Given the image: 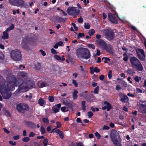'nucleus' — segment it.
Wrapping results in <instances>:
<instances>
[{
	"mask_svg": "<svg viewBox=\"0 0 146 146\" xmlns=\"http://www.w3.org/2000/svg\"><path fill=\"white\" fill-rule=\"evenodd\" d=\"M43 121L46 123H48V120L47 118H44L42 119Z\"/></svg>",
	"mask_w": 146,
	"mask_h": 146,
	"instance_id": "a19ab883",
	"label": "nucleus"
},
{
	"mask_svg": "<svg viewBox=\"0 0 146 146\" xmlns=\"http://www.w3.org/2000/svg\"><path fill=\"white\" fill-rule=\"evenodd\" d=\"M102 32L105 34V37L109 40H112L114 37L113 31L111 29L103 30Z\"/></svg>",
	"mask_w": 146,
	"mask_h": 146,
	"instance_id": "423d86ee",
	"label": "nucleus"
},
{
	"mask_svg": "<svg viewBox=\"0 0 146 146\" xmlns=\"http://www.w3.org/2000/svg\"><path fill=\"white\" fill-rule=\"evenodd\" d=\"M138 111L141 113L146 114V105L140 104L139 106Z\"/></svg>",
	"mask_w": 146,
	"mask_h": 146,
	"instance_id": "ddd939ff",
	"label": "nucleus"
},
{
	"mask_svg": "<svg viewBox=\"0 0 146 146\" xmlns=\"http://www.w3.org/2000/svg\"><path fill=\"white\" fill-rule=\"evenodd\" d=\"M61 110L62 111L65 112L67 111L68 109H66V107H62L61 108Z\"/></svg>",
	"mask_w": 146,
	"mask_h": 146,
	"instance_id": "473e14b6",
	"label": "nucleus"
},
{
	"mask_svg": "<svg viewBox=\"0 0 146 146\" xmlns=\"http://www.w3.org/2000/svg\"><path fill=\"white\" fill-rule=\"evenodd\" d=\"M8 32L6 31H5L3 32V35L2 36V38L3 39H7L9 38V35L7 33Z\"/></svg>",
	"mask_w": 146,
	"mask_h": 146,
	"instance_id": "a211bd4d",
	"label": "nucleus"
},
{
	"mask_svg": "<svg viewBox=\"0 0 146 146\" xmlns=\"http://www.w3.org/2000/svg\"><path fill=\"white\" fill-rule=\"evenodd\" d=\"M87 46L88 48L92 49H94L95 48L94 45V44H88L87 45Z\"/></svg>",
	"mask_w": 146,
	"mask_h": 146,
	"instance_id": "c756f323",
	"label": "nucleus"
},
{
	"mask_svg": "<svg viewBox=\"0 0 146 146\" xmlns=\"http://www.w3.org/2000/svg\"><path fill=\"white\" fill-rule=\"evenodd\" d=\"M21 76L23 77H25L27 76V73L22 72L20 74Z\"/></svg>",
	"mask_w": 146,
	"mask_h": 146,
	"instance_id": "e433bc0d",
	"label": "nucleus"
},
{
	"mask_svg": "<svg viewBox=\"0 0 146 146\" xmlns=\"http://www.w3.org/2000/svg\"><path fill=\"white\" fill-rule=\"evenodd\" d=\"M57 44H58V46H63L64 44H63V43L62 41H60L56 43Z\"/></svg>",
	"mask_w": 146,
	"mask_h": 146,
	"instance_id": "603ef678",
	"label": "nucleus"
},
{
	"mask_svg": "<svg viewBox=\"0 0 146 146\" xmlns=\"http://www.w3.org/2000/svg\"><path fill=\"white\" fill-rule=\"evenodd\" d=\"M121 101L123 102H126L128 101V97L126 95H123V97L121 99Z\"/></svg>",
	"mask_w": 146,
	"mask_h": 146,
	"instance_id": "aec40b11",
	"label": "nucleus"
},
{
	"mask_svg": "<svg viewBox=\"0 0 146 146\" xmlns=\"http://www.w3.org/2000/svg\"><path fill=\"white\" fill-rule=\"evenodd\" d=\"M85 103L86 102L85 101H83L82 102V109L84 111L86 110Z\"/></svg>",
	"mask_w": 146,
	"mask_h": 146,
	"instance_id": "393cba45",
	"label": "nucleus"
},
{
	"mask_svg": "<svg viewBox=\"0 0 146 146\" xmlns=\"http://www.w3.org/2000/svg\"><path fill=\"white\" fill-rule=\"evenodd\" d=\"M28 106L25 104H20L17 106V109L20 112H21L23 110H27L28 109Z\"/></svg>",
	"mask_w": 146,
	"mask_h": 146,
	"instance_id": "9d476101",
	"label": "nucleus"
},
{
	"mask_svg": "<svg viewBox=\"0 0 146 146\" xmlns=\"http://www.w3.org/2000/svg\"><path fill=\"white\" fill-rule=\"evenodd\" d=\"M110 59H109L108 58L106 57L105 58V60L104 61V62L105 63H108V62H110Z\"/></svg>",
	"mask_w": 146,
	"mask_h": 146,
	"instance_id": "8fccbe9b",
	"label": "nucleus"
},
{
	"mask_svg": "<svg viewBox=\"0 0 146 146\" xmlns=\"http://www.w3.org/2000/svg\"><path fill=\"white\" fill-rule=\"evenodd\" d=\"M97 42L99 47L103 49H106L107 46V44L104 40L99 39L97 41Z\"/></svg>",
	"mask_w": 146,
	"mask_h": 146,
	"instance_id": "9b49d317",
	"label": "nucleus"
},
{
	"mask_svg": "<svg viewBox=\"0 0 146 146\" xmlns=\"http://www.w3.org/2000/svg\"><path fill=\"white\" fill-rule=\"evenodd\" d=\"M57 21L59 23L61 22L62 21H64L65 20L64 19L61 18H59L57 19Z\"/></svg>",
	"mask_w": 146,
	"mask_h": 146,
	"instance_id": "3c124183",
	"label": "nucleus"
},
{
	"mask_svg": "<svg viewBox=\"0 0 146 146\" xmlns=\"http://www.w3.org/2000/svg\"><path fill=\"white\" fill-rule=\"evenodd\" d=\"M14 27V25L13 24H12L11 25V26L9 28H7L6 31H7L8 32L10 31H11L12 29H13Z\"/></svg>",
	"mask_w": 146,
	"mask_h": 146,
	"instance_id": "bb28decb",
	"label": "nucleus"
},
{
	"mask_svg": "<svg viewBox=\"0 0 146 146\" xmlns=\"http://www.w3.org/2000/svg\"><path fill=\"white\" fill-rule=\"evenodd\" d=\"M112 76V71L111 70H110L109 71V73L108 74V77L110 79Z\"/></svg>",
	"mask_w": 146,
	"mask_h": 146,
	"instance_id": "72a5a7b5",
	"label": "nucleus"
},
{
	"mask_svg": "<svg viewBox=\"0 0 146 146\" xmlns=\"http://www.w3.org/2000/svg\"><path fill=\"white\" fill-rule=\"evenodd\" d=\"M67 12L69 15L73 16V17H75L79 14V11L75 7H69L67 9Z\"/></svg>",
	"mask_w": 146,
	"mask_h": 146,
	"instance_id": "6e6552de",
	"label": "nucleus"
},
{
	"mask_svg": "<svg viewBox=\"0 0 146 146\" xmlns=\"http://www.w3.org/2000/svg\"><path fill=\"white\" fill-rule=\"evenodd\" d=\"M48 142V139H44L43 143L44 146H47Z\"/></svg>",
	"mask_w": 146,
	"mask_h": 146,
	"instance_id": "58836bf2",
	"label": "nucleus"
},
{
	"mask_svg": "<svg viewBox=\"0 0 146 146\" xmlns=\"http://www.w3.org/2000/svg\"><path fill=\"white\" fill-rule=\"evenodd\" d=\"M93 115V113L91 111H89L88 113V115L89 118H91Z\"/></svg>",
	"mask_w": 146,
	"mask_h": 146,
	"instance_id": "ea45409f",
	"label": "nucleus"
},
{
	"mask_svg": "<svg viewBox=\"0 0 146 146\" xmlns=\"http://www.w3.org/2000/svg\"><path fill=\"white\" fill-rule=\"evenodd\" d=\"M137 92L138 94L141 93L142 92V90L139 88H136Z\"/></svg>",
	"mask_w": 146,
	"mask_h": 146,
	"instance_id": "5fc2aeb1",
	"label": "nucleus"
},
{
	"mask_svg": "<svg viewBox=\"0 0 146 146\" xmlns=\"http://www.w3.org/2000/svg\"><path fill=\"white\" fill-rule=\"evenodd\" d=\"M38 103L40 106H42L44 104V101L43 99L40 98L38 100Z\"/></svg>",
	"mask_w": 146,
	"mask_h": 146,
	"instance_id": "5701e85b",
	"label": "nucleus"
},
{
	"mask_svg": "<svg viewBox=\"0 0 146 146\" xmlns=\"http://www.w3.org/2000/svg\"><path fill=\"white\" fill-rule=\"evenodd\" d=\"M127 73L131 75H133L135 73L134 70L131 69H129L127 71Z\"/></svg>",
	"mask_w": 146,
	"mask_h": 146,
	"instance_id": "b1692460",
	"label": "nucleus"
},
{
	"mask_svg": "<svg viewBox=\"0 0 146 146\" xmlns=\"http://www.w3.org/2000/svg\"><path fill=\"white\" fill-rule=\"evenodd\" d=\"M77 55L79 57L87 59L91 56L89 50L86 48H81L79 49L77 51Z\"/></svg>",
	"mask_w": 146,
	"mask_h": 146,
	"instance_id": "f03ea898",
	"label": "nucleus"
},
{
	"mask_svg": "<svg viewBox=\"0 0 146 146\" xmlns=\"http://www.w3.org/2000/svg\"><path fill=\"white\" fill-rule=\"evenodd\" d=\"M10 55L12 58L16 61L19 60L21 58V52L17 49L12 50L10 53Z\"/></svg>",
	"mask_w": 146,
	"mask_h": 146,
	"instance_id": "0eeeda50",
	"label": "nucleus"
},
{
	"mask_svg": "<svg viewBox=\"0 0 146 146\" xmlns=\"http://www.w3.org/2000/svg\"><path fill=\"white\" fill-rule=\"evenodd\" d=\"M56 128H59L61 126V123L59 122H56Z\"/></svg>",
	"mask_w": 146,
	"mask_h": 146,
	"instance_id": "4c0bfd02",
	"label": "nucleus"
},
{
	"mask_svg": "<svg viewBox=\"0 0 146 146\" xmlns=\"http://www.w3.org/2000/svg\"><path fill=\"white\" fill-rule=\"evenodd\" d=\"M99 88V87L97 86L95 88L94 91V93H96V94L98 93V92Z\"/></svg>",
	"mask_w": 146,
	"mask_h": 146,
	"instance_id": "09e8293b",
	"label": "nucleus"
},
{
	"mask_svg": "<svg viewBox=\"0 0 146 146\" xmlns=\"http://www.w3.org/2000/svg\"><path fill=\"white\" fill-rule=\"evenodd\" d=\"M94 134L98 139H100V138L101 135L98 132L96 131L94 133Z\"/></svg>",
	"mask_w": 146,
	"mask_h": 146,
	"instance_id": "7c9ffc66",
	"label": "nucleus"
},
{
	"mask_svg": "<svg viewBox=\"0 0 146 146\" xmlns=\"http://www.w3.org/2000/svg\"><path fill=\"white\" fill-rule=\"evenodd\" d=\"M39 52H40L41 54L43 56H44L46 55V54L45 52L43 51L42 50H39Z\"/></svg>",
	"mask_w": 146,
	"mask_h": 146,
	"instance_id": "c03bdc74",
	"label": "nucleus"
},
{
	"mask_svg": "<svg viewBox=\"0 0 146 146\" xmlns=\"http://www.w3.org/2000/svg\"><path fill=\"white\" fill-rule=\"evenodd\" d=\"M84 36V35L83 33H80L78 34V38H82Z\"/></svg>",
	"mask_w": 146,
	"mask_h": 146,
	"instance_id": "f704fd0d",
	"label": "nucleus"
},
{
	"mask_svg": "<svg viewBox=\"0 0 146 146\" xmlns=\"http://www.w3.org/2000/svg\"><path fill=\"white\" fill-rule=\"evenodd\" d=\"M122 84L123 85V87H124L125 88L127 87V84L124 81L123 82H122Z\"/></svg>",
	"mask_w": 146,
	"mask_h": 146,
	"instance_id": "0e129e2a",
	"label": "nucleus"
},
{
	"mask_svg": "<svg viewBox=\"0 0 146 146\" xmlns=\"http://www.w3.org/2000/svg\"><path fill=\"white\" fill-rule=\"evenodd\" d=\"M52 127V126H48L46 128L47 131H49L50 130Z\"/></svg>",
	"mask_w": 146,
	"mask_h": 146,
	"instance_id": "338daca9",
	"label": "nucleus"
},
{
	"mask_svg": "<svg viewBox=\"0 0 146 146\" xmlns=\"http://www.w3.org/2000/svg\"><path fill=\"white\" fill-rule=\"evenodd\" d=\"M19 135L15 136L13 137V139L15 140H17L19 139Z\"/></svg>",
	"mask_w": 146,
	"mask_h": 146,
	"instance_id": "e2e57ef3",
	"label": "nucleus"
},
{
	"mask_svg": "<svg viewBox=\"0 0 146 146\" xmlns=\"http://www.w3.org/2000/svg\"><path fill=\"white\" fill-rule=\"evenodd\" d=\"M78 92L76 90H74V92H73V97L74 100L76 99L78 97L77 94Z\"/></svg>",
	"mask_w": 146,
	"mask_h": 146,
	"instance_id": "412c9836",
	"label": "nucleus"
},
{
	"mask_svg": "<svg viewBox=\"0 0 146 146\" xmlns=\"http://www.w3.org/2000/svg\"><path fill=\"white\" fill-rule=\"evenodd\" d=\"M127 95L133 98L135 97V95L133 94H131L130 93H128Z\"/></svg>",
	"mask_w": 146,
	"mask_h": 146,
	"instance_id": "69168bd1",
	"label": "nucleus"
},
{
	"mask_svg": "<svg viewBox=\"0 0 146 146\" xmlns=\"http://www.w3.org/2000/svg\"><path fill=\"white\" fill-rule=\"evenodd\" d=\"M72 83L76 87H77L78 86V83L76 82V81L74 80H72Z\"/></svg>",
	"mask_w": 146,
	"mask_h": 146,
	"instance_id": "49530a36",
	"label": "nucleus"
},
{
	"mask_svg": "<svg viewBox=\"0 0 146 146\" xmlns=\"http://www.w3.org/2000/svg\"><path fill=\"white\" fill-rule=\"evenodd\" d=\"M134 79L136 82H138L141 79V78L140 77L136 76L134 77Z\"/></svg>",
	"mask_w": 146,
	"mask_h": 146,
	"instance_id": "a878e982",
	"label": "nucleus"
},
{
	"mask_svg": "<svg viewBox=\"0 0 146 146\" xmlns=\"http://www.w3.org/2000/svg\"><path fill=\"white\" fill-rule=\"evenodd\" d=\"M9 143L11 145L13 146H14L16 145V143L15 142H13V141H9Z\"/></svg>",
	"mask_w": 146,
	"mask_h": 146,
	"instance_id": "052dcab7",
	"label": "nucleus"
},
{
	"mask_svg": "<svg viewBox=\"0 0 146 146\" xmlns=\"http://www.w3.org/2000/svg\"><path fill=\"white\" fill-rule=\"evenodd\" d=\"M35 135V134L33 132H31L29 134V136L30 137H31L34 136Z\"/></svg>",
	"mask_w": 146,
	"mask_h": 146,
	"instance_id": "680f3d73",
	"label": "nucleus"
},
{
	"mask_svg": "<svg viewBox=\"0 0 146 146\" xmlns=\"http://www.w3.org/2000/svg\"><path fill=\"white\" fill-rule=\"evenodd\" d=\"M110 138L113 143L115 146H122L121 143V140L120 138L119 133L115 131L111 132Z\"/></svg>",
	"mask_w": 146,
	"mask_h": 146,
	"instance_id": "7ed1b4c3",
	"label": "nucleus"
},
{
	"mask_svg": "<svg viewBox=\"0 0 146 146\" xmlns=\"http://www.w3.org/2000/svg\"><path fill=\"white\" fill-rule=\"evenodd\" d=\"M76 146H82L83 144L81 142H79V143H77L76 144Z\"/></svg>",
	"mask_w": 146,
	"mask_h": 146,
	"instance_id": "774afa93",
	"label": "nucleus"
},
{
	"mask_svg": "<svg viewBox=\"0 0 146 146\" xmlns=\"http://www.w3.org/2000/svg\"><path fill=\"white\" fill-rule=\"evenodd\" d=\"M48 99L50 102H52L54 101V98L52 96H49L48 97Z\"/></svg>",
	"mask_w": 146,
	"mask_h": 146,
	"instance_id": "6e6d98bb",
	"label": "nucleus"
},
{
	"mask_svg": "<svg viewBox=\"0 0 146 146\" xmlns=\"http://www.w3.org/2000/svg\"><path fill=\"white\" fill-rule=\"evenodd\" d=\"M110 127L106 125H104L102 128L103 130H108L110 129Z\"/></svg>",
	"mask_w": 146,
	"mask_h": 146,
	"instance_id": "de8ad7c7",
	"label": "nucleus"
},
{
	"mask_svg": "<svg viewBox=\"0 0 146 146\" xmlns=\"http://www.w3.org/2000/svg\"><path fill=\"white\" fill-rule=\"evenodd\" d=\"M61 106V104H56L52 107V110L55 113H57L59 111L60 108Z\"/></svg>",
	"mask_w": 146,
	"mask_h": 146,
	"instance_id": "2eb2a0df",
	"label": "nucleus"
},
{
	"mask_svg": "<svg viewBox=\"0 0 146 146\" xmlns=\"http://www.w3.org/2000/svg\"><path fill=\"white\" fill-rule=\"evenodd\" d=\"M4 58V55L2 52H0V60H3Z\"/></svg>",
	"mask_w": 146,
	"mask_h": 146,
	"instance_id": "864d4df0",
	"label": "nucleus"
},
{
	"mask_svg": "<svg viewBox=\"0 0 146 146\" xmlns=\"http://www.w3.org/2000/svg\"><path fill=\"white\" fill-rule=\"evenodd\" d=\"M90 25L88 23H85L84 27L86 29H88L90 28Z\"/></svg>",
	"mask_w": 146,
	"mask_h": 146,
	"instance_id": "2f4dec72",
	"label": "nucleus"
},
{
	"mask_svg": "<svg viewBox=\"0 0 146 146\" xmlns=\"http://www.w3.org/2000/svg\"><path fill=\"white\" fill-rule=\"evenodd\" d=\"M95 32V30L93 29H91L89 30L88 32V34L90 36L93 35Z\"/></svg>",
	"mask_w": 146,
	"mask_h": 146,
	"instance_id": "cd10ccee",
	"label": "nucleus"
},
{
	"mask_svg": "<svg viewBox=\"0 0 146 146\" xmlns=\"http://www.w3.org/2000/svg\"><path fill=\"white\" fill-rule=\"evenodd\" d=\"M107 51L110 53H113L114 52V50L111 48L107 49Z\"/></svg>",
	"mask_w": 146,
	"mask_h": 146,
	"instance_id": "79ce46f5",
	"label": "nucleus"
},
{
	"mask_svg": "<svg viewBox=\"0 0 146 146\" xmlns=\"http://www.w3.org/2000/svg\"><path fill=\"white\" fill-rule=\"evenodd\" d=\"M51 52L53 54H56L58 52H57L54 48H52L51 49Z\"/></svg>",
	"mask_w": 146,
	"mask_h": 146,
	"instance_id": "37998d69",
	"label": "nucleus"
},
{
	"mask_svg": "<svg viewBox=\"0 0 146 146\" xmlns=\"http://www.w3.org/2000/svg\"><path fill=\"white\" fill-rule=\"evenodd\" d=\"M17 86L19 87V92H25L33 88L34 84L29 80L26 82L22 83L21 81H17L15 78L6 81L2 78H0V92L4 99H8L11 97L10 91L14 90L15 86Z\"/></svg>",
	"mask_w": 146,
	"mask_h": 146,
	"instance_id": "f257e3e1",
	"label": "nucleus"
},
{
	"mask_svg": "<svg viewBox=\"0 0 146 146\" xmlns=\"http://www.w3.org/2000/svg\"><path fill=\"white\" fill-rule=\"evenodd\" d=\"M137 53L139 58L142 60L145 59V55L144 51L141 49H138L137 50Z\"/></svg>",
	"mask_w": 146,
	"mask_h": 146,
	"instance_id": "f8f14e48",
	"label": "nucleus"
},
{
	"mask_svg": "<svg viewBox=\"0 0 146 146\" xmlns=\"http://www.w3.org/2000/svg\"><path fill=\"white\" fill-rule=\"evenodd\" d=\"M34 44V42L32 41L31 38L28 36H26L23 40L21 46L25 50H28L30 49L29 46H33Z\"/></svg>",
	"mask_w": 146,
	"mask_h": 146,
	"instance_id": "20e7f679",
	"label": "nucleus"
},
{
	"mask_svg": "<svg viewBox=\"0 0 146 146\" xmlns=\"http://www.w3.org/2000/svg\"><path fill=\"white\" fill-rule=\"evenodd\" d=\"M46 84L44 82L39 81L38 83V86L40 88L44 87L46 86Z\"/></svg>",
	"mask_w": 146,
	"mask_h": 146,
	"instance_id": "6ab92c4d",
	"label": "nucleus"
},
{
	"mask_svg": "<svg viewBox=\"0 0 146 146\" xmlns=\"http://www.w3.org/2000/svg\"><path fill=\"white\" fill-rule=\"evenodd\" d=\"M59 135L61 138L62 139L64 137V135L63 133L61 131L59 134Z\"/></svg>",
	"mask_w": 146,
	"mask_h": 146,
	"instance_id": "4d7b16f0",
	"label": "nucleus"
},
{
	"mask_svg": "<svg viewBox=\"0 0 146 146\" xmlns=\"http://www.w3.org/2000/svg\"><path fill=\"white\" fill-rule=\"evenodd\" d=\"M72 25L73 26V28L75 29V30L76 31H77L78 30V28L76 26L75 24L74 23H72Z\"/></svg>",
	"mask_w": 146,
	"mask_h": 146,
	"instance_id": "13d9d810",
	"label": "nucleus"
},
{
	"mask_svg": "<svg viewBox=\"0 0 146 146\" xmlns=\"http://www.w3.org/2000/svg\"><path fill=\"white\" fill-rule=\"evenodd\" d=\"M41 134H44L45 133V129L42 126H40V130Z\"/></svg>",
	"mask_w": 146,
	"mask_h": 146,
	"instance_id": "c85d7f7f",
	"label": "nucleus"
},
{
	"mask_svg": "<svg viewBox=\"0 0 146 146\" xmlns=\"http://www.w3.org/2000/svg\"><path fill=\"white\" fill-rule=\"evenodd\" d=\"M90 73L91 74H93L94 73V68L93 67H91L90 68Z\"/></svg>",
	"mask_w": 146,
	"mask_h": 146,
	"instance_id": "bf43d9fd",
	"label": "nucleus"
},
{
	"mask_svg": "<svg viewBox=\"0 0 146 146\" xmlns=\"http://www.w3.org/2000/svg\"><path fill=\"white\" fill-rule=\"evenodd\" d=\"M104 104L106 105L102 108L103 110L107 109V110L109 111L111 108V106L110 104L107 102L105 101L104 102Z\"/></svg>",
	"mask_w": 146,
	"mask_h": 146,
	"instance_id": "4468645a",
	"label": "nucleus"
},
{
	"mask_svg": "<svg viewBox=\"0 0 146 146\" xmlns=\"http://www.w3.org/2000/svg\"><path fill=\"white\" fill-rule=\"evenodd\" d=\"M16 6L18 7H22L25 5L24 1L23 0H17Z\"/></svg>",
	"mask_w": 146,
	"mask_h": 146,
	"instance_id": "dca6fc26",
	"label": "nucleus"
},
{
	"mask_svg": "<svg viewBox=\"0 0 146 146\" xmlns=\"http://www.w3.org/2000/svg\"><path fill=\"white\" fill-rule=\"evenodd\" d=\"M54 57L57 60L61 62L64 61L65 60L64 56L63 55L61 57L58 55H55L54 56Z\"/></svg>",
	"mask_w": 146,
	"mask_h": 146,
	"instance_id": "f3484780",
	"label": "nucleus"
},
{
	"mask_svg": "<svg viewBox=\"0 0 146 146\" xmlns=\"http://www.w3.org/2000/svg\"><path fill=\"white\" fill-rule=\"evenodd\" d=\"M131 62L133 67L139 71L143 69V66L139 60L136 57H133L130 59Z\"/></svg>",
	"mask_w": 146,
	"mask_h": 146,
	"instance_id": "39448f33",
	"label": "nucleus"
},
{
	"mask_svg": "<svg viewBox=\"0 0 146 146\" xmlns=\"http://www.w3.org/2000/svg\"><path fill=\"white\" fill-rule=\"evenodd\" d=\"M17 0H9V3L13 5L16 6Z\"/></svg>",
	"mask_w": 146,
	"mask_h": 146,
	"instance_id": "4be33fe9",
	"label": "nucleus"
},
{
	"mask_svg": "<svg viewBox=\"0 0 146 146\" xmlns=\"http://www.w3.org/2000/svg\"><path fill=\"white\" fill-rule=\"evenodd\" d=\"M30 139L28 137H24L22 139V140L24 142H27Z\"/></svg>",
	"mask_w": 146,
	"mask_h": 146,
	"instance_id": "c9c22d12",
	"label": "nucleus"
},
{
	"mask_svg": "<svg viewBox=\"0 0 146 146\" xmlns=\"http://www.w3.org/2000/svg\"><path fill=\"white\" fill-rule=\"evenodd\" d=\"M100 71V69L97 67H95L94 69V72H95L96 73L99 72Z\"/></svg>",
	"mask_w": 146,
	"mask_h": 146,
	"instance_id": "a18cd8bd",
	"label": "nucleus"
},
{
	"mask_svg": "<svg viewBox=\"0 0 146 146\" xmlns=\"http://www.w3.org/2000/svg\"><path fill=\"white\" fill-rule=\"evenodd\" d=\"M112 11V13H108V15L109 19L112 23L115 24L117 23V21L114 16V15L116 14V12L114 10Z\"/></svg>",
	"mask_w": 146,
	"mask_h": 146,
	"instance_id": "1a4fd4ad",
	"label": "nucleus"
}]
</instances>
